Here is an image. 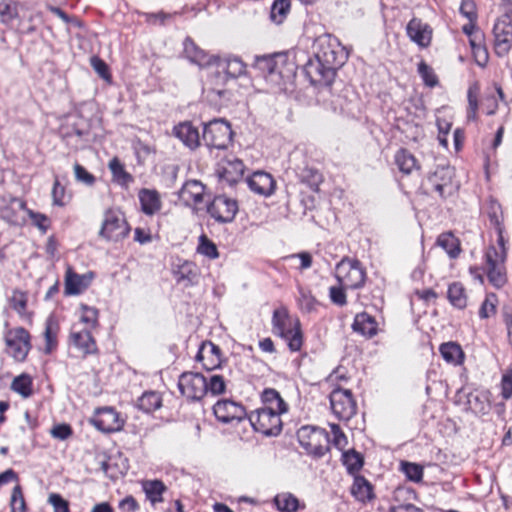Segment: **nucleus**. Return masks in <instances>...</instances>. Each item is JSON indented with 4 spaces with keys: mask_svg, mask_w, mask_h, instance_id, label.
Masks as SVG:
<instances>
[{
    "mask_svg": "<svg viewBox=\"0 0 512 512\" xmlns=\"http://www.w3.org/2000/svg\"><path fill=\"white\" fill-rule=\"evenodd\" d=\"M314 57L304 66V72L312 85L329 88L337 70L346 62L348 55L336 39L319 38L315 43Z\"/></svg>",
    "mask_w": 512,
    "mask_h": 512,
    "instance_id": "f257e3e1",
    "label": "nucleus"
},
{
    "mask_svg": "<svg viewBox=\"0 0 512 512\" xmlns=\"http://www.w3.org/2000/svg\"><path fill=\"white\" fill-rule=\"evenodd\" d=\"M273 332L288 342L292 352L299 351L303 344V336L299 320L291 322L288 311L282 307L274 310L272 316Z\"/></svg>",
    "mask_w": 512,
    "mask_h": 512,
    "instance_id": "f03ea898",
    "label": "nucleus"
},
{
    "mask_svg": "<svg viewBox=\"0 0 512 512\" xmlns=\"http://www.w3.org/2000/svg\"><path fill=\"white\" fill-rule=\"evenodd\" d=\"M297 439L307 454L321 458L329 451V434L322 428L305 425L298 429Z\"/></svg>",
    "mask_w": 512,
    "mask_h": 512,
    "instance_id": "7ed1b4c3",
    "label": "nucleus"
},
{
    "mask_svg": "<svg viewBox=\"0 0 512 512\" xmlns=\"http://www.w3.org/2000/svg\"><path fill=\"white\" fill-rule=\"evenodd\" d=\"M233 131L229 122L223 119H214L204 124L202 140L212 149H227L232 142Z\"/></svg>",
    "mask_w": 512,
    "mask_h": 512,
    "instance_id": "20e7f679",
    "label": "nucleus"
},
{
    "mask_svg": "<svg viewBox=\"0 0 512 512\" xmlns=\"http://www.w3.org/2000/svg\"><path fill=\"white\" fill-rule=\"evenodd\" d=\"M285 412L256 409L251 411L247 418L254 431L265 436H278L282 431L281 414Z\"/></svg>",
    "mask_w": 512,
    "mask_h": 512,
    "instance_id": "39448f33",
    "label": "nucleus"
},
{
    "mask_svg": "<svg viewBox=\"0 0 512 512\" xmlns=\"http://www.w3.org/2000/svg\"><path fill=\"white\" fill-rule=\"evenodd\" d=\"M335 276L340 285L350 289H359L365 283L366 272L359 260L343 258L336 265Z\"/></svg>",
    "mask_w": 512,
    "mask_h": 512,
    "instance_id": "423d86ee",
    "label": "nucleus"
},
{
    "mask_svg": "<svg viewBox=\"0 0 512 512\" xmlns=\"http://www.w3.org/2000/svg\"><path fill=\"white\" fill-rule=\"evenodd\" d=\"M180 393L189 401H200L207 394L206 378L199 372H183L179 376Z\"/></svg>",
    "mask_w": 512,
    "mask_h": 512,
    "instance_id": "0eeeda50",
    "label": "nucleus"
},
{
    "mask_svg": "<svg viewBox=\"0 0 512 512\" xmlns=\"http://www.w3.org/2000/svg\"><path fill=\"white\" fill-rule=\"evenodd\" d=\"M329 398L331 409L339 420L348 421L356 414L357 404L351 390L337 387Z\"/></svg>",
    "mask_w": 512,
    "mask_h": 512,
    "instance_id": "6e6552de",
    "label": "nucleus"
},
{
    "mask_svg": "<svg viewBox=\"0 0 512 512\" xmlns=\"http://www.w3.org/2000/svg\"><path fill=\"white\" fill-rule=\"evenodd\" d=\"M4 340L9 348V354L17 362H23L31 349L29 332L23 327L9 329L4 335Z\"/></svg>",
    "mask_w": 512,
    "mask_h": 512,
    "instance_id": "1a4fd4ad",
    "label": "nucleus"
},
{
    "mask_svg": "<svg viewBox=\"0 0 512 512\" xmlns=\"http://www.w3.org/2000/svg\"><path fill=\"white\" fill-rule=\"evenodd\" d=\"M485 258L489 282L498 289L503 287L507 282L504 267V261L506 259L505 250L503 249L502 252H498L494 246H491L488 248Z\"/></svg>",
    "mask_w": 512,
    "mask_h": 512,
    "instance_id": "9d476101",
    "label": "nucleus"
},
{
    "mask_svg": "<svg viewBox=\"0 0 512 512\" xmlns=\"http://www.w3.org/2000/svg\"><path fill=\"white\" fill-rule=\"evenodd\" d=\"M130 228L120 211L108 210L104 215L100 236L107 240L118 241L128 235Z\"/></svg>",
    "mask_w": 512,
    "mask_h": 512,
    "instance_id": "9b49d317",
    "label": "nucleus"
},
{
    "mask_svg": "<svg viewBox=\"0 0 512 512\" xmlns=\"http://www.w3.org/2000/svg\"><path fill=\"white\" fill-rule=\"evenodd\" d=\"M207 212L218 223H230L238 212V204L234 199L218 195L207 206Z\"/></svg>",
    "mask_w": 512,
    "mask_h": 512,
    "instance_id": "f8f14e48",
    "label": "nucleus"
},
{
    "mask_svg": "<svg viewBox=\"0 0 512 512\" xmlns=\"http://www.w3.org/2000/svg\"><path fill=\"white\" fill-rule=\"evenodd\" d=\"M245 172L243 161L233 155L226 156L218 164L216 173L219 179L229 186L242 180Z\"/></svg>",
    "mask_w": 512,
    "mask_h": 512,
    "instance_id": "ddd939ff",
    "label": "nucleus"
},
{
    "mask_svg": "<svg viewBox=\"0 0 512 512\" xmlns=\"http://www.w3.org/2000/svg\"><path fill=\"white\" fill-rule=\"evenodd\" d=\"M213 412L217 420L224 424H230L234 421L239 423L248 416L241 403L230 399L217 401L213 407Z\"/></svg>",
    "mask_w": 512,
    "mask_h": 512,
    "instance_id": "4468645a",
    "label": "nucleus"
},
{
    "mask_svg": "<svg viewBox=\"0 0 512 512\" xmlns=\"http://www.w3.org/2000/svg\"><path fill=\"white\" fill-rule=\"evenodd\" d=\"M91 423L99 431L104 433H112L122 429L123 420L120 419L119 413L112 407H102L95 411Z\"/></svg>",
    "mask_w": 512,
    "mask_h": 512,
    "instance_id": "2eb2a0df",
    "label": "nucleus"
},
{
    "mask_svg": "<svg viewBox=\"0 0 512 512\" xmlns=\"http://www.w3.org/2000/svg\"><path fill=\"white\" fill-rule=\"evenodd\" d=\"M494 50L497 56H506L512 48V21L497 19L493 26Z\"/></svg>",
    "mask_w": 512,
    "mask_h": 512,
    "instance_id": "dca6fc26",
    "label": "nucleus"
},
{
    "mask_svg": "<svg viewBox=\"0 0 512 512\" xmlns=\"http://www.w3.org/2000/svg\"><path fill=\"white\" fill-rule=\"evenodd\" d=\"M454 175V168L449 165H439L436 170L429 175L428 183L441 198H446L447 195H450L452 192V179Z\"/></svg>",
    "mask_w": 512,
    "mask_h": 512,
    "instance_id": "f3484780",
    "label": "nucleus"
},
{
    "mask_svg": "<svg viewBox=\"0 0 512 512\" xmlns=\"http://www.w3.org/2000/svg\"><path fill=\"white\" fill-rule=\"evenodd\" d=\"M2 201L5 206L0 209V218L10 225H21L25 222V219L21 216L20 212L25 211L27 208L26 202L14 197L8 196L2 197Z\"/></svg>",
    "mask_w": 512,
    "mask_h": 512,
    "instance_id": "a211bd4d",
    "label": "nucleus"
},
{
    "mask_svg": "<svg viewBox=\"0 0 512 512\" xmlns=\"http://www.w3.org/2000/svg\"><path fill=\"white\" fill-rule=\"evenodd\" d=\"M230 80L229 76H227V74L217 66V69L209 74L206 82V91L208 96H216L219 99H229L231 92L226 88V86Z\"/></svg>",
    "mask_w": 512,
    "mask_h": 512,
    "instance_id": "6ab92c4d",
    "label": "nucleus"
},
{
    "mask_svg": "<svg viewBox=\"0 0 512 512\" xmlns=\"http://www.w3.org/2000/svg\"><path fill=\"white\" fill-rule=\"evenodd\" d=\"M92 277V273L80 275L68 267L65 273L64 294L67 296L81 294L90 285Z\"/></svg>",
    "mask_w": 512,
    "mask_h": 512,
    "instance_id": "aec40b11",
    "label": "nucleus"
},
{
    "mask_svg": "<svg viewBox=\"0 0 512 512\" xmlns=\"http://www.w3.org/2000/svg\"><path fill=\"white\" fill-rule=\"evenodd\" d=\"M406 32L411 41L420 47H428L431 43L432 30L428 24L422 23L420 19L413 18L410 20Z\"/></svg>",
    "mask_w": 512,
    "mask_h": 512,
    "instance_id": "412c9836",
    "label": "nucleus"
},
{
    "mask_svg": "<svg viewBox=\"0 0 512 512\" xmlns=\"http://www.w3.org/2000/svg\"><path fill=\"white\" fill-rule=\"evenodd\" d=\"M204 192L205 186L202 182L195 179L188 180L178 192V198L185 206H191L202 202Z\"/></svg>",
    "mask_w": 512,
    "mask_h": 512,
    "instance_id": "4be33fe9",
    "label": "nucleus"
},
{
    "mask_svg": "<svg viewBox=\"0 0 512 512\" xmlns=\"http://www.w3.org/2000/svg\"><path fill=\"white\" fill-rule=\"evenodd\" d=\"M248 187L255 193L270 196L275 190V180L271 174L257 171L247 178Z\"/></svg>",
    "mask_w": 512,
    "mask_h": 512,
    "instance_id": "5701e85b",
    "label": "nucleus"
},
{
    "mask_svg": "<svg viewBox=\"0 0 512 512\" xmlns=\"http://www.w3.org/2000/svg\"><path fill=\"white\" fill-rule=\"evenodd\" d=\"M174 134L185 146L192 150L200 145L199 131L190 122H183L175 126Z\"/></svg>",
    "mask_w": 512,
    "mask_h": 512,
    "instance_id": "b1692460",
    "label": "nucleus"
},
{
    "mask_svg": "<svg viewBox=\"0 0 512 512\" xmlns=\"http://www.w3.org/2000/svg\"><path fill=\"white\" fill-rule=\"evenodd\" d=\"M70 339L71 343L78 348L84 356L98 352L96 341L88 329H83L79 332H71Z\"/></svg>",
    "mask_w": 512,
    "mask_h": 512,
    "instance_id": "393cba45",
    "label": "nucleus"
},
{
    "mask_svg": "<svg viewBox=\"0 0 512 512\" xmlns=\"http://www.w3.org/2000/svg\"><path fill=\"white\" fill-rule=\"evenodd\" d=\"M206 354L211 355L212 359L209 363H203L204 369L211 371L218 368L220 366V357L222 354L220 347L211 341L203 342L197 352L196 361H203Z\"/></svg>",
    "mask_w": 512,
    "mask_h": 512,
    "instance_id": "a878e982",
    "label": "nucleus"
},
{
    "mask_svg": "<svg viewBox=\"0 0 512 512\" xmlns=\"http://www.w3.org/2000/svg\"><path fill=\"white\" fill-rule=\"evenodd\" d=\"M263 407L260 409L270 411L288 412V404L283 400L280 393L274 388H266L261 393Z\"/></svg>",
    "mask_w": 512,
    "mask_h": 512,
    "instance_id": "bb28decb",
    "label": "nucleus"
},
{
    "mask_svg": "<svg viewBox=\"0 0 512 512\" xmlns=\"http://www.w3.org/2000/svg\"><path fill=\"white\" fill-rule=\"evenodd\" d=\"M352 329L367 338H372L377 334V322L370 314L361 312L355 316Z\"/></svg>",
    "mask_w": 512,
    "mask_h": 512,
    "instance_id": "cd10ccee",
    "label": "nucleus"
},
{
    "mask_svg": "<svg viewBox=\"0 0 512 512\" xmlns=\"http://www.w3.org/2000/svg\"><path fill=\"white\" fill-rule=\"evenodd\" d=\"M183 53L185 57L194 64L204 66L210 64L207 53L201 49L191 37H186L183 41Z\"/></svg>",
    "mask_w": 512,
    "mask_h": 512,
    "instance_id": "c85d7f7f",
    "label": "nucleus"
},
{
    "mask_svg": "<svg viewBox=\"0 0 512 512\" xmlns=\"http://www.w3.org/2000/svg\"><path fill=\"white\" fill-rule=\"evenodd\" d=\"M141 486L146 499L150 501L153 506L163 502V494L167 491V487L162 480H143Z\"/></svg>",
    "mask_w": 512,
    "mask_h": 512,
    "instance_id": "c756f323",
    "label": "nucleus"
},
{
    "mask_svg": "<svg viewBox=\"0 0 512 512\" xmlns=\"http://www.w3.org/2000/svg\"><path fill=\"white\" fill-rule=\"evenodd\" d=\"M352 495L361 502L371 501L374 499L372 484L361 475L354 477V482L351 487Z\"/></svg>",
    "mask_w": 512,
    "mask_h": 512,
    "instance_id": "7c9ffc66",
    "label": "nucleus"
},
{
    "mask_svg": "<svg viewBox=\"0 0 512 512\" xmlns=\"http://www.w3.org/2000/svg\"><path fill=\"white\" fill-rule=\"evenodd\" d=\"M141 209L146 215H153L161 208V201L157 191L142 189L139 192Z\"/></svg>",
    "mask_w": 512,
    "mask_h": 512,
    "instance_id": "2f4dec72",
    "label": "nucleus"
},
{
    "mask_svg": "<svg viewBox=\"0 0 512 512\" xmlns=\"http://www.w3.org/2000/svg\"><path fill=\"white\" fill-rule=\"evenodd\" d=\"M221 68L231 80L237 79L246 73V64L236 56H230L218 62Z\"/></svg>",
    "mask_w": 512,
    "mask_h": 512,
    "instance_id": "473e14b6",
    "label": "nucleus"
},
{
    "mask_svg": "<svg viewBox=\"0 0 512 512\" xmlns=\"http://www.w3.org/2000/svg\"><path fill=\"white\" fill-rule=\"evenodd\" d=\"M439 351L443 359L450 364L460 365L464 361L465 354L456 342L451 341L441 344Z\"/></svg>",
    "mask_w": 512,
    "mask_h": 512,
    "instance_id": "72a5a7b5",
    "label": "nucleus"
},
{
    "mask_svg": "<svg viewBox=\"0 0 512 512\" xmlns=\"http://www.w3.org/2000/svg\"><path fill=\"white\" fill-rule=\"evenodd\" d=\"M395 163L399 170L405 174H410L414 169H419L417 159L405 148H401L396 152Z\"/></svg>",
    "mask_w": 512,
    "mask_h": 512,
    "instance_id": "f704fd0d",
    "label": "nucleus"
},
{
    "mask_svg": "<svg viewBox=\"0 0 512 512\" xmlns=\"http://www.w3.org/2000/svg\"><path fill=\"white\" fill-rule=\"evenodd\" d=\"M162 406V398L158 392L146 391L137 400L138 409L151 413Z\"/></svg>",
    "mask_w": 512,
    "mask_h": 512,
    "instance_id": "c9c22d12",
    "label": "nucleus"
},
{
    "mask_svg": "<svg viewBox=\"0 0 512 512\" xmlns=\"http://www.w3.org/2000/svg\"><path fill=\"white\" fill-rule=\"evenodd\" d=\"M447 298L451 305L457 309H464L467 306V296L465 288L460 282H453L449 285Z\"/></svg>",
    "mask_w": 512,
    "mask_h": 512,
    "instance_id": "e433bc0d",
    "label": "nucleus"
},
{
    "mask_svg": "<svg viewBox=\"0 0 512 512\" xmlns=\"http://www.w3.org/2000/svg\"><path fill=\"white\" fill-rule=\"evenodd\" d=\"M275 74L280 78H289L295 73V64L289 59L287 53H275Z\"/></svg>",
    "mask_w": 512,
    "mask_h": 512,
    "instance_id": "4c0bfd02",
    "label": "nucleus"
},
{
    "mask_svg": "<svg viewBox=\"0 0 512 512\" xmlns=\"http://www.w3.org/2000/svg\"><path fill=\"white\" fill-rule=\"evenodd\" d=\"M59 325L53 316H49L45 322V353L50 354L57 347V334Z\"/></svg>",
    "mask_w": 512,
    "mask_h": 512,
    "instance_id": "58836bf2",
    "label": "nucleus"
},
{
    "mask_svg": "<svg viewBox=\"0 0 512 512\" xmlns=\"http://www.w3.org/2000/svg\"><path fill=\"white\" fill-rule=\"evenodd\" d=\"M342 460L347 472L351 475L358 473L364 465V458L362 454L354 449L344 452Z\"/></svg>",
    "mask_w": 512,
    "mask_h": 512,
    "instance_id": "ea45409f",
    "label": "nucleus"
},
{
    "mask_svg": "<svg viewBox=\"0 0 512 512\" xmlns=\"http://www.w3.org/2000/svg\"><path fill=\"white\" fill-rule=\"evenodd\" d=\"M109 169L112 173L113 179L122 186H127L131 182H133V177L130 173H128L124 165L120 162L118 158H113L109 162Z\"/></svg>",
    "mask_w": 512,
    "mask_h": 512,
    "instance_id": "a19ab883",
    "label": "nucleus"
},
{
    "mask_svg": "<svg viewBox=\"0 0 512 512\" xmlns=\"http://www.w3.org/2000/svg\"><path fill=\"white\" fill-rule=\"evenodd\" d=\"M274 503L281 512H296L299 506L298 499L291 493L277 494Z\"/></svg>",
    "mask_w": 512,
    "mask_h": 512,
    "instance_id": "79ce46f5",
    "label": "nucleus"
},
{
    "mask_svg": "<svg viewBox=\"0 0 512 512\" xmlns=\"http://www.w3.org/2000/svg\"><path fill=\"white\" fill-rule=\"evenodd\" d=\"M32 384V378L28 374H21L13 379L11 389L27 398L32 395Z\"/></svg>",
    "mask_w": 512,
    "mask_h": 512,
    "instance_id": "37998d69",
    "label": "nucleus"
},
{
    "mask_svg": "<svg viewBox=\"0 0 512 512\" xmlns=\"http://www.w3.org/2000/svg\"><path fill=\"white\" fill-rule=\"evenodd\" d=\"M437 244L442 247L451 258H456L460 253L458 240L452 233H442L438 236Z\"/></svg>",
    "mask_w": 512,
    "mask_h": 512,
    "instance_id": "c03bdc74",
    "label": "nucleus"
},
{
    "mask_svg": "<svg viewBox=\"0 0 512 512\" xmlns=\"http://www.w3.org/2000/svg\"><path fill=\"white\" fill-rule=\"evenodd\" d=\"M18 17L17 4L12 0H0V21L4 25H11Z\"/></svg>",
    "mask_w": 512,
    "mask_h": 512,
    "instance_id": "a18cd8bd",
    "label": "nucleus"
},
{
    "mask_svg": "<svg viewBox=\"0 0 512 512\" xmlns=\"http://www.w3.org/2000/svg\"><path fill=\"white\" fill-rule=\"evenodd\" d=\"M290 11V0H275L271 6L270 19L281 24Z\"/></svg>",
    "mask_w": 512,
    "mask_h": 512,
    "instance_id": "49530a36",
    "label": "nucleus"
},
{
    "mask_svg": "<svg viewBox=\"0 0 512 512\" xmlns=\"http://www.w3.org/2000/svg\"><path fill=\"white\" fill-rule=\"evenodd\" d=\"M468 403L471 410L476 414L485 415L490 410V404L485 394H470Z\"/></svg>",
    "mask_w": 512,
    "mask_h": 512,
    "instance_id": "de8ad7c7",
    "label": "nucleus"
},
{
    "mask_svg": "<svg viewBox=\"0 0 512 512\" xmlns=\"http://www.w3.org/2000/svg\"><path fill=\"white\" fill-rule=\"evenodd\" d=\"M197 252L210 259H216L219 257V252L216 245L205 234H202L199 237Z\"/></svg>",
    "mask_w": 512,
    "mask_h": 512,
    "instance_id": "09e8293b",
    "label": "nucleus"
},
{
    "mask_svg": "<svg viewBox=\"0 0 512 512\" xmlns=\"http://www.w3.org/2000/svg\"><path fill=\"white\" fill-rule=\"evenodd\" d=\"M417 70L426 86L435 87L438 85V77L436 76L433 68L430 67L425 61H420L418 63Z\"/></svg>",
    "mask_w": 512,
    "mask_h": 512,
    "instance_id": "8fccbe9b",
    "label": "nucleus"
},
{
    "mask_svg": "<svg viewBox=\"0 0 512 512\" xmlns=\"http://www.w3.org/2000/svg\"><path fill=\"white\" fill-rule=\"evenodd\" d=\"M275 53L272 55H262L255 57L254 66L262 73H266L268 75L275 74Z\"/></svg>",
    "mask_w": 512,
    "mask_h": 512,
    "instance_id": "3c124183",
    "label": "nucleus"
},
{
    "mask_svg": "<svg viewBox=\"0 0 512 512\" xmlns=\"http://www.w3.org/2000/svg\"><path fill=\"white\" fill-rule=\"evenodd\" d=\"M303 183H306L311 189H316L322 181V175L314 168H304L299 174Z\"/></svg>",
    "mask_w": 512,
    "mask_h": 512,
    "instance_id": "603ef678",
    "label": "nucleus"
},
{
    "mask_svg": "<svg viewBox=\"0 0 512 512\" xmlns=\"http://www.w3.org/2000/svg\"><path fill=\"white\" fill-rule=\"evenodd\" d=\"M401 470L410 481L420 482L423 478V467L419 464L403 461Z\"/></svg>",
    "mask_w": 512,
    "mask_h": 512,
    "instance_id": "864d4df0",
    "label": "nucleus"
},
{
    "mask_svg": "<svg viewBox=\"0 0 512 512\" xmlns=\"http://www.w3.org/2000/svg\"><path fill=\"white\" fill-rule=\"evenodd\" d=\"M207 393L212 395L223 394L226 390V383L221 375L213 374L209 378H206Z\"/></svg>",
    "mask_w": 512,
    "mask_h": 512,
    "instance_id": "5fc2aeb1",
    "label": "nucleus"
},
{
    "mask_svg": "<svg viewBox=\"0 0 512 512\" xmlns=\"http://www.w3.org/2000/svg\"><path fill=\"white\" fill-rule=\"evenodd\" d=\"M497 297L494 293L486 295L485 300L482 302L479 309V317L487 319L496 313Z\"/></svg>",
    "mask_w": 512,
    "mask_h": 512,
    "instance_id": "6e6d98bb",
    "label": "nucleus"
},
{
    "mask_svg": "<svg viewBox=\"0 0 512 512\" xmlns=\"http://www.w3.org/2000/svg\"><path fill=\"white\" fill-rule=\"evenodd\" d=\"M11 512H26V503L20 485H16L11 494Z\"/></svg>",
    "mask_w": 512,
    "mask_h": 512,
    "instance_id": "4d7b16f0",
    "label": "nucleus"
},
{
    "mask_svg": "<svg viewBox=\"0 0 512 512\" xmlns=\"http://www.w3.org/2000/svg\"><path fill=\"white\" fill-rule=\"evenodd\" d=\"M299 305L305 312H311L317 305L316 298L311 294L310 291L300 288L299 289Z\"/></svg>",
    "mask_w": 512,
    "mask_h": 512,
    "instance_id": "13d9d810",
    "label": "nucleus"
},
{
    "mask_svg": "<svg viewBox=\"0 0 512 512\" xmlns=\"http://www.w3.org/2000/svg\"><path fill=\"white\" fill-rule=\"evenodd\" d=\"M82 315L81 321L91 328L98 325V310L85 304H81Z\"/></svg>",
    "mask_w": 512,
    "mask_h": 512,
    "instance_id": "bf43d9fd",
    "label": "nucleus"
},
{
    "mask_svg": "<svg viewBox=\"0 0 512 512\" xmlns=\"http://www.w3.org/2000/svg\"><path fill=\"white\" fill-rule=\"evenodd\" d=\"M26 213L29 218L32 220L33 225H35L39 230L45 233L50 226V219L40 212H35L31 209H26Z\"/></svg>",
    "mask_w": 512,
    "mask_h": 512,
    "instance_id": "052dcab7",
    "label": "nucleus"
},
{
    "mask_svg": "<svg viewBox=\"0 0 512 512\" xmlns=\"http://www.w3.org/2000/svg\"><path fill=\"white\" fill-rule=\"evenodd\" d=\"M73 168L75 178L78 182H82L88 186H91L95 183V176L88 172L82 165H80L79 163H75Z\"/></svg>",
    "mask_w": 512,
    "mask_h": 512,
    "instance_id": "680f3d73",
    "label": "nucleus"
},
{
    "mask_svg": "<svg viewBox=\"0 0 512 512\" xmlns=\"http://www.w3.org/2000/svg\"><path fill=\"white\" fill-rule=\"evenodd\" d=\"M91 66L97 72V74L104 80H110L111 75L109 73L108 65L104 60L98 56H93L90 59Z\"/></svg>",
    "mask_w": 512,
    "mask_h": 512,
    "instance_id": "e2e57ef3",
    "label": "nucleus"
},
{
    "mask_svg": "<svg viewBox=\"0 0 512 512\" xmlns=\"http://www.w3.org/2000/svg\"><path fill=\"white\" fill-rule=\"evenodd\" d=\"M342 286L339 284V286H332L329 289V297L332 303L340 307L347 304L346 293Z\"/></svg>",
    "mask_w": 512,
    "mask_h": 512,
    "instance_id": "0e129e2a",
    "label": "nucleus"
},
{
    "mask_svg": "<svg viewBox=\"0 0 512 512\" xmlns=\"http://www.w3.org/2000/svg\"><path fill=\"white\" fill-rule=\"evenodd\" d=\"M65 192H66L65 187L63 185H61L58 177L55 176V180H54V184H53V188H52V192H51L54 205H57V206L65 205V201H64Z\"/></svg>",
    "mask_w": 512,
    "mask_h": 512,
    "instance_id": "69168bd1",
    "label": "nucleus"
},
{
    "mask_svg": "<svg viewBox=\"0 0 512 512\" xmlns=\"http://www.w3.org/2000/svg\"><path fill=\"white\" fill-rule=\"evenodd\" d=\"M48 502L52 505L54 512H70L69 502L65 500L60 494H50Z\"/></svg>",
    "mask_w": 512,
    "mask_h": 512,
    "instance_id": "338daca9",
    "label": "nucleus"
},
{
    "mask_svg": "<svg viewBox=\"0 0 512 512\" xmlns=\"http://www.w3.org/2000/svg\"><path fill=\"white\" fill-rule=\"evenodd\" d=\"M73 431L69 424H57L51 429V435L59 440H66L72 435Z\"/></svg>",
    "mask_w": 512,
    "mask_h": 512,
    "instance_id": "774afa93",
    "label": "nucleus"
}]
</instances>
